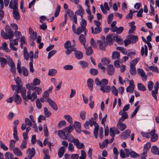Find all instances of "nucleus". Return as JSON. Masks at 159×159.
I'll list each match as a JSON object with an SVG mask.
<instances>
[{"instance_id":"nucleus-64","label":"nucleus","mask_w":159,"mask_h":159,"mask_svg":"<svg viewBox=\"0 0 159 159\" xmlns=\"http://www.w3.org/2000/svg\"><path fill=\"white\" fill-rule=\"evenodd\" d=\"M134 89V87L131 86H128L126 89V91L127 92H129L130 93H132Z\"/></svg>"},{"instance_id":"nucleus-31","label":"nucleus","mask_w":159,"mask_h":159,"mask_svg":"<svg viewBox=\"0 0 159 159\" xmlns=\"http://www.w3.org/2000/svg\"><path fill=\"white\" fill-rule=\"evenodd\" d=\"M151 150L154 154L159 155V148L156 146H152Z\"/></svg>"},{"instance_id":"nucleus-28","label":"nucleus","mask_w":159,"mask_h":159,"mask_svg":"<svg viewBox=\"0 0 159 159\" xmlns=\"http://www.w3.org/2000/svg\"><path fill=\"white\" fill-rule=\"evenodd\" d=\"M58 136L63 139H67V136L65 132L62 130H60L58 131Z\"/></svg>"},{"instance_id":"nucleus-57","label":"nucleus","mask_w":159,"mask_h":159,"mask_svg":"<svg viewBox=\"0 0 159 159\" xmlns=\"http://www.w3.org/2000/svg\"><path fill=\"white\" fill-rule=\"evenodd\" d=\"M140 107V106L139 105L136 108L135 110H134V112L132 113L131 114V115L130 117H131V118H133L134 117V116L136 115L137 113V112L139 109Z\"/></svg>"},{"instance_id":"nucleus-36","label":"nucleus","mask_w":159,"mask_h":159,"mask_svg":"<svg viewBox=\"0 0 159 159\" xmlns=\"http://www.w3.org/2000/svg\"><path fill=\"white\" fill-rule=\"evenodd\" d=\"M65 151L64 148L62 146L60 148L58 152V156L59 158H61L63 156Z\"/></svg>"},{"instance_id":"nucleus-42","label":"nucleus","mask_w":159,"mask_h":159,"mask_svg":"<svg viewBox=\"0 0 159 159\" xmlns=\"http://www.w3.org/2000/svg\"><path fill=\"white\" fill-rule=\"evenodd\" d=\"M88 121L90 123L89 125L91 126H92L93 125H94L95 127V126L98 125L96 121H94V119L93 117L91 118Z\"/></svg>"},{"instance_id":"nucleus-37","label":"nucleus","mask_w":159,"mask_h":159,"mask_svg":"<svg viewBox=\"0 0 159 159\" xmlns=\"http://www.w3.org/2000/svg\"><path fill=\"white\" fill-rule=\"evenodd\" d=\"M130 72L132 75H134L136 74V69L135 66L132 64H130Z\"/></svg>"},{"instance_id":"nucleus-63","label":"nucleus","mask_w":159,"mask_h":159,"mask_svg":"<svg viewBox=\"0 0 159 159\" xmlns=\"http://www.w3.org/2000/svg\"><path fill=\"white\" fill-rule=\"evenodd\" d=\"M73 66L71 65H68L64 66L63 67L64 69L66 70H70L73 69Z\"/></svg>"},{"instance_id":"nucleus-15","label":"nucleus","mask_w":159,"mask_h":159,"mask_svg":"<svg viewBox=\"0 0 159 159\" xmlns=\"http://www.w3.org/2000/svg\"><path fill=\"white\" fill-rule=\"evenodd\" d=\"M151 147V143L150 142H147L144 145L143 149V152L141 154V155H145V156H147V152L149 150Z\"/></svg>"},{"instance_id":"nucleus-50","label":"nucleus","mask_w":159,"mask_h":159,"mask_svg":"<svg viewBox=\"0 0 159 159\" xmlns=\"http://www.w3.org/2000/svg\"><path fill=\"white\" fill-rule=\"evenodd\" d=\"M79 64L83 68H85L88 66V63L85 61H80L79 62Z\"/></svg>"},{"instance_id":"nucleus-61","label":"nucleus","mask_w":159,"mask_h":159,"mask_svg":"<svg viewBox=\"0 0 159 159\" xmlns=\"http://www.w3.org/2000/svg\"><path fill=\"white\" fill-rule=\"evenodd\" d=\"M60 11V5H57L56 10L54 13V16L55 17H57Z\"/></svg>"},{"instance_id":"nucleus-35","label":"nucleus","mask_w":159,"mask_h":159,"mask_svg":"<svg viewBox=\"0 0 159 159\" xmlns=\"http://www.w3.org/2000/svg\"><path fill=\"white\" fill-rule=\"evenodd\" d=\"M65 15H66L67 16L68 15V16L70 17L71 18V17H73L75 15L73 11L69 9L66 10L65 11Z\"/></svg>"},{"instance_id":"nucleus-33","label":"nucleus","mask_w":159,"mask_h":159,"mask_svg":"<svg viewBox=\"0 0 159 159\" xmlns=\"http://www.w3.org/2000/svg\"><path fill=\"white\" fill-rule=\"evenodd\" d=\"M14 153L17 156H22V153L20 149L17 148H15L13 149Z\"/></svg>"},{"instance_id":"nucleus-49","label":"nucleus","mask_w":159,"mask_h":159,"mask_svg":"<svg viewBox=\"0 0 159 159\" xmlns=\"http://www.w3.org/2000/svg\"><path fill=\"white\" fill-rule=\"evenodd\" d=\"M90 74L93 75H97L98 73V71L97 69L94 68H91L90 70Z\"/></svg>"},{"instance_id":"nucleus-43","label":"nucleus","mask_w":159,"mask_h":159,"mask_svg":"<svg viewBox=\"0 0 159 159\" xmlns=\"http://www.w3.org/2000/svg\"><path fill=\"white\" fill-rule=\"evenodd\" d=\"M74 129L73 125L71 124H70L67 128H66L64 130L66 132H67L68 134H70V132H72Z\"/></svg>"},{"instance_id":"nucleus-10","label":"nucleus","mask_w":159,"mask_h":159,"mask_svg":"<svg viewBox=\"0 0 159 159\" xmlns=\"http://www.w3.org/2000/svg\"><path fill=\"white\" fill-rule=\"evenodd\" d=\"M15 91H17L18 93H21V96L26 101V99H27V96L26 95V90L25 87L21 88L20 89H16Z\"/></svg>"},{"instance_id":"nucleus-27","label":"nucleus","mask_w":159,"mask_h":159,"mask_svg":"<svg viewBox=\"0 0 159 159\" xmlns=\"http://www.w3.org/2000/svg\"><path fill=\"white\" fill-rule=\"evenodd\" d=\"M114 40L117 42L119 44L122 45L123 44V41L122 38L118 35L114 36L113 37Z\"/></svg>"},{"instance_id":"nucleus-5","label":"nucleus","mask_w":159,"mask_h":159,"mask_svg":"<svg viewBox=\"0 0 159 159\" xmlns=\"http://www.w3.org/2000/svg\"><path fill=\"white\" fill-rule=\"evenodd\" d=\"M68 141L73 143L76 146L77 148L79 149H81L84 148V144L82 143H80L78 139H74L73 137H72V140H71L69 139Z\"/></svg>"},{"instance_id":"nucleus-7","label":"nucleus","mask_w":159,"mask_h":159,"mask_svg":"<svg viewBox=\"0 0 159 159\" xmlns=\"http://www.w3.org/2000/svg\"><path fill=\"white\" fill-rule=\"evenodd\" d=\"M14 101L17 104H20L22 102V98L21 97L18 95L17 91L14 93L13 95Z\"/></svg>"},{"instance_id":"nucleus-30","label":"nucleus","mask_w":159,"mask_h":159,"mask_svg":"<svg viewBox=\"0 0 159 159\" xmlns=\"http://www.w3.org/2000/svg\"><path fill=\"white\" fill-rule=\"evenodd\" d=\"M120 53L117 51H114L112 53V58L113 60L117 59V60L120 59Z\"/></svg>"},{"instance_id":"nucleus-17","label":"nucleus","mask_w":159,"mask_h":159,"mask_svg":"<svg viewBox=\"0 0 159 159\" xmlns=\"http://www.w3.org/2000/svg\"><path fill=\"white\" fill-rule=\"evenodd\" d=\"M150 134L151 135V141L152 142L156 141L158 138V136L157 134L155 133V130L153 129L150 132Z\"/></svg>"},{"instance_id":"nucleus-22","label":"nucleus","mask_w":159,"mask_h":159,"mask_svg":"<svg viewBox=\"0 0 159 159\" xmlns=\"http://www.w3.org/2000/svg\"><path fill=\"white\" fill-rule=\"evenodd\" d=\"M130 133L131 131L130 130L127 129L122 133L121 135L123 139H125L128 138Z\"/></svg>"},{"instance_id":"nucleus-26","label":"nucleus","mask_w":159,"mask_h":159,"mask_svg":"<svg viewBox=\"0 0 159 159\" xmlns=\"http://www.w3.org/2000/svg\"><path fill=\"white\" fill-rule=\"evenodd\" d=\"M100 90L104 93H109L111 90L110 87L109 86H104L101 87Z\"/></svg>"},{"instance_id":"nucleus-48","label":"nucleus","mask_w":159,"mask_h":159,"mask_svg":"<svg viewBox=\"0 0 159 159\" xmlns=\"http://www.w3.org/2000/svg\"><path fill=\"white\" fill-rule=\"evenodd\" d=\"M116 49L117 50L120 51L123 54L125 55L127 53V51L126 49L122 47H116Z\"/></svg>"},{"instance_id":"nucleus-19","label":"nucleus","mask_w":159,"mask_h":159,"mask_svg":"<svg viewBox=\"0 0 159 159\" xmlns=\"http://www.w3.org/2000/svg\"><path fill=\"white\" fill-rule=\"evenodd\" d=\"M74 125V127L75 128L76 131L77 133H81V124L80 122L75 121L74 122V125Z\"/></svg>"},{"instance_id":"nucleus-11","label":"nucleus","mask_w":159,"mask_h":159,"mask_svg":"<svg viewBox=\"0 0 159 159\" xmlns=\"http://www.w3.org/2000/svg\"><path fill=\"white\" fill-rule=\"evenodd\" d=\"M48 100H45V102H48L50 107L54 110L57 111L58 107L56 103L51 98L48 99Z\"/></svg>"},{"instance_id":"nucleus-32","label":"nucleus","mask_w":159,"mask_h":159,"mask_svg":"<svg viewBox=\"0 0 159 159\" xmlns=\"http://www.w3.org/2000/svg\"><path fill=\"white\" fill-rule=\"evenodd\" d=\"M75 57L78 59H80L83 57V55L82 52L77 51L75 52Z\"/></svg>"},{"instance_id":"nucleus-23","label":"nucleus","mask_w":159,"mask_h":159,"mask_svg":"<svg viewBox=\"0 0 159 159\" xmlns=\"http://www.w3.org/2000/svg\"><path fill=\"white\" fill-rule=\"evenodd\" d=\"M84 34H81L80 35L79 38V39L80 40V43L83 45H84L86 43V40L85 36Z\"/></svg>"},{"instance_id":"nucleus-29","label":"nucleus","mask_w":159,"mask_h":159,"mask_svg":"<svg viewBox=\"0 0 159 159\" xmlns=\"http://www.w3.org/2000/svg\"><path fill=\"white\" fill-rule=\"evenodd\" d=\"M106 42H107L109 45H111L113 43V41L112 35L111 34H108L106 37Z\"/></svg>"},{"instance_id":"nucleus-13","label":"nucleus","mask_w":159,"mask_h":159,"mask_svg":"<svg viewBox=\"0 0 159 159\" xmlns=\"http://www.w3.org/2000/svg\"><path fill=\"white\" fill-rule=\"evenodd\" d=\"M107 73L110 76L112 75L115 73L114 67L112 65L110 64L107 67Z\"/></svg>"},{"instance_id":"nucleus-56","label":"nucleus","mask_w":159,"mask_h":159,"mask_svg":"<svg viewBox=\"0 0 159 159\" xmlns=\"http://www.w3.org/2000/svg\"><path fill=\"white\" fill-rule=\"evenodd\" d=\"M44 111L45 115L47 117H49L52 114L50 111H48L47 107H44Z\"/></svg>"},{"instance_id":"nucleus-25","label":"nucleus","mask_w":159,"mask_h":159,"mask_svg":"<svg viewBox=\"0 0 159 159\" xmlns=\"http://www.w3.org/2000/svg\"><path fill=\"white\" fill-rule=\"evenodd\" d=\"M117 128L120 131H123L126 128V125L123 123H118L117 125Z\"/></svg>"},{"instance_id":"nucleus-12","label":"nucleus","mask_w":159,"mask_h":159,"mask_svg":"<svg viewBox=\"0 0 159 159\" xmlns=\"http://www.w3.org/2000/svg\"><path fill=\"white\" fill-rule=\"evenodd\" d=\"M83 32H84V34L85 35H86L88 32V30L86 29V28L80 26L77 28L76 34L79 35Z\"/></svg>"},{"instance_id":"nucleus-6","label":"nucleus","mask_w":159,"mask_h":159,"mask_svg":"<svg viewBox=\"0 0 159 159\" xmlns=\"http://www.w3.org/2000/svg\"><path fill=\"white\" fill-rule=\"evenodd\" d=\"M95 82L97 85L100 86V87L106 86L108 83V81L106 79H103L100 81L98 78H96Z\"/></svg>"},{"instance_id":"nucleus-44","label":"nucleus","mask_w":159,"mask_h":159,"mask_svg":"<svg viewBox=\"0 0 159 159\" xmlns=\"http://www.w3.org/2000/svg\"><path fill=\"white\" fill-rule=\"evenodd\" d=\"M79 9L77 10L75 13V14L77 15H81V14L84 13V11L82 7L79 5L78 7Z\"/></svg>"},{"instance_id":"nucleus-52","label":"nucleus","mask_w":159,"mask_h":159,"mask_svg":"<svg viewBox=\"0 0 159 159\" xmlns=\"http://www.w3.org/2000/svg\"><path fill=\"white\" fill-rule=\"evenodd\" d=\"M111 91L112 94L116 96H117L118 94V91L117 89L114 86H111Z\"/></svg>"},{"instance_id":"nucleus-53","label":"nucleus","mask_w":159,"mask_h":159,"mask_svg":"<svg viewBox=\"0 0 159 159\" xmlns=\"http://www.w3.org/2000/svg\"><path fill=\"white\" fill-rule=\"evenodd\" d=\"M99 125H97L96 126H95V129L93 130V134L94 136V137L96 139H97L98 138V129H99Z\"/></svg>"},{"instance_id":"nucleus-54","label":"nucleus","mask_w":159,"mask_h":159,"mask_svg":"<svg viewBox=\"0 0 159 159\" xmlns=\"http://www.w3.org/2000/svg\"><path fill=\"white\" fill-rule=\"evenodd\" d=\"M13 136L14 138L16 140L18 141L19 139L17 135V129L13 128Z\"/></svg>"},{"instance_id":"nucleus-51","label":"nucleus","mask_w":159,"mask_h":159,"mask_svg":"<svg viewBox=\"0 0 159 159\" xmlns=\"http://www.w3.org/2000/svg\"><path fill=\"white\" fill-rule=\"evenodd\" d=\"M16 141L15 140L11 139L10 142L9 149L10 150H12L15 147Z\"/></svg>"},{"instance_id":"nucleus-46","label":"nucleus","mask_w":159,"mask_h":159,"mask_svg":"<svg viewBox=\"0 0 159 159\" xmlns=\"http://www.w3.org/2000/svg\"><path fill=\"white\" fill-rule=\"evenodd\" d=\"M93 52V49L91 46L87 48L86 50V54L87 56L90 55Z\"/></svg>"},{"instance_id":"nucleus-14","label":"nucleus","mask_w":159,"mask_h":159,"mask_svg":"<svg viewBox=\"0 0 159 159\" xmlns=\"http://www.w3.org/2000/svg\"><path fill=\"white\" fill-rule=\"evenodd\" d=\"M27 152L28 154V157L29 159H32L35 153V149L34 148H29L27 150Z\"/></svg>"},{"instance_id":"nucleus-62","label":"nucleus","mask_w":159,"mask_h":159,"mask_svg":"<svg viewBox=\"0 0 159 159\" xmlns=\"http://www.w3.org/2000/svg\"><path fill=\"white\" fill-rule=\"evenodd\" d=\"M130 156L132 158H136L139 157V155L134 151H131Z\"/></svg>"},{"instance_id":"nucleus-9","label":"nucleus","mask_w":159,"mask_h":159,"mask_svg":"<svg viewBox=\"0 0 159 159\" xmlns=\"http://www.w3.org/2000/svg\"><path fill=\"white\" fill-rule=\"evenodd\" d=\"M127 39H129L131 43H134L138 41V37L137 35L130 34L127 36Z\"/></svg>"},{"instance_id":"nucleus-34","label":"nucleus","mask_w":159,"mask_h":159,"mask_svg":"<svg viewBox=\"0 0 159 159\" xmlns=\"http://www.w3.org/2000/svg\"><path fill=\"white\" fill-rule=\"evenodd\" d=\"M30 88V89L32 90H34L35 92H36L38 95L40 94L42 92V89L39 86H35L34 87Z\"/></svg>"},{"instance_id":"nucleus-45","label":"nucleus","mask_w":159,"mask_h":159,"mask_svg":"<svg viewBox=\"0 0 159 159\" xmlns=\"http://www.w3.org/2000/svg\"><path fill=\"white\" fill-rule=\"evenodd\" d=\"M64 116L65 118L69 123L70 124H72V119L70 115H64Z\"/></svg>"},{"instance_id":"nucleus-20","label":"nucleus","mask_w":159,"mask_h":159,"mask_svg":"<svg viewBox=\"0 0 159 159\" xmlns=\"http://www.w3.org/2000/svg\"><path fill=\"white\" fill-rule=\"evenodd\" d=\"M93 80L92 79L90 78L87 81V86L91 91H93Z\"/></svg>"},{"instance_id":"nucleus-24","label":"nucleus","mask_w":159,"mask_h":159,"mask_svg":"<svg viewBox=\"0 0 159 159\" xmlns=\"http://www.w3.org/2000/svg\"><path fill=\"white\" fill-rule=\"evenodd\" d=\"M91 31L92 34H96L100 33L102 31L101 28L100 27H96L94 29V28L93 26L91 27Z\"/></svg>"},{"instance_id":"nucleus-58","label":"nucleus","mask_w":159,"mask_h":159,"mask_svg":"<svg viewBox=\"0 0 159 159\" xmlns=\"http://www.w3.org/2000/svg\"><path fill=\"white\" fill-rule=\"evenodd\" d=\"M149 68L150 70H152L153 71L158 73L159 72L158 68L156 66H149Z\"/></svg>"},{"instance_id":"nucleus-21","label":"nucleus","mask_w":159,"mask_h":159,"mask_svg":"<svg viewBox=\"0 0 159 159\" xmlns=\"http://www.w3.org/2000/svg\"><path fill=\"white\" fill-rule=\"evenodd\" d=\"M18 8H13V14L14 18L17 20L20 19V15L18 11Z\"/></svg>"},{"instance_id":"nucleus-8","label":"nucleus","mask_w":159,"mask_h":159,"mask_svg":"<svg viewBox=\"0 0 159 159\" xmlns=\"http://www.w3.org/2000/svg\"><path fill=\"white\" fill-rule=\"evenodd\" d=\"M37 98V95L35 92H34L32 93L31 95V92L30 89H29L27 91V99L26 101L30 99L31 101H33Z\"/></svg>"},{"instance_id":"nucleus-2","label":"nucleus","mask_w":159,"mask_h":159,"mask_svg":"<svg viewBox=\"0 0 159 159\" xmlns=\"http://www.w3.org/2000/svg\"><path fill=\"white\" fill-rule=\"evenodd\" d=\"M154 85L153 83L151 81H149L148 87L149 91H152V97L156 100H157V95L158 93V91L159 88V83L158 81L155 83L154 86V90H152Z\"/></svg>"},{"instance_id":"nucleus-40","label":"nucleus","mask_w":159,"mask_h":159,"mask_svg":"<svg viewBox=\"0 0 159 159\" xmlns=\"http://www.w3.org/2000/svg\"><path fill=\"white\" fill-rule=\"evenodd\" d=\"M1 48H2L3 50H5L6 52H10V50L8 48L6 42L2 43V47H1L0 49Z\"/></svg>"},{"instance_id":"nucleus-1","label":"nucleus","mask_w":159,"mask_h":159,"mask_svg":"<svg viewBox=\"0 0 159 159\" xmlns=\"http://www.w3.org/2000/svg\"><path fill=\"white\" fill-rule=\"evenodd\" d=\"M5 31L6 32H5L3 30H1V34L2 37L4 39H9L10 40H11L14 36L13 33L12 29L9 25H6Z\"/></svg>"},{"instance_id":"nucleus-55","label":"nucleus","mask_w":159,"mask_h":159,"mask_svg":"<svg viewBox=\"0 0 159 159\" xmlns=\"http://www.w3.org/2000/svg\"><path fill=\"white\" fill-rule=\"evenodd\" d=\"M43 96V98H44L45 101V100H48V99L50 98H49V94L48 91H45L44 92Z\"/></svg>"},{"instance_id":"nucleus-18","label":"nucleus","mask_w":159,"mask_h":159,"mask_svg":"<svg viewBox=\"0 0 159 159\" xmlns=\"http://www.w3.org/2000/svg\"><path fill=\"white\" fill-rule=\"evenodd\" d=\"M97 43L99 44V49L102 50L105 49L108 45L107 43L105 41L102 42L101 40H99L97 41Z\"/></svg>"},{"instance_id":"nucleus-41","label":"nucleus","mask_w":159,"mask_h":159,"mask_svg":"<svg viewBox=\"0 0 159 159\" xmlns=\"http://www.w3.org/2000/svg\"><path fill=\"white\" fill-rule=\"evenodd\" d=\"M57 73V70L54 69H51L49 70L48 75L51 76H54Z\"/></svg>"},{"instance_id":"nucleus-38","label":"nucleus","mask_w":159,"mask_h":159,"mask_svg":"<svg viewBox=\"0 0 159 159\" xmlns=\"http://www.w3.org/2000/svg\"><path fill=\"white\" fill-rule=\"evenodd\" d=\"M137 87L138 89L141 91H145L146 89L144 85L141 83H139L137 84Z\"/></svg>"},{"instance_id":"nucleus-4","label":"nucleus","mask_w":159,"mask_h":159,"mask_svg":"<svg viewBox=\"0 0 159 159\" xmlns=\"http://www.w3.org/2000/svg\"><path fill=\"white\" fill-rule=\"evenodd\" d=\"M15 80L17 85L11 84V87L12 90H15L16 89H20L23 87L22 83L20 78L18 76Z\"/></svg>"},{"instance_id":"nucleus-3","label":"nucleus","mask_w":159,"mask_h":159,"mask_svg":"<svg viewBox=\"0 0 159 159\" xmlns=\"http://www.w3.org/2000/svg\"><path fill=\"white\" fill-rule=\"evenodd\" d=\"M64 47L66 49L65 53L67 55H69L72 51H76V50L74 45H71L70 42L69 40L64 43Z\"/></svg>"},{"instance_id":"nucleus-47","label":"nucleus","mask_w":159,"mask_h":159,"mask_svg":"<svg viewBox=\"0 0 159 159\" xmlns=\"http://www.w3.org/2000/svg\"><path fill=\"white\" fill-rule=\"evenodd\" d=\"M5 159H12L13 158V155L10 152H7L5 154Z\"/></svg>"},{"instance_id":"nucleus-39","label":"nucleus","mask_w":159,"mask_h":159,"mask_svg":"<svg viewBox=\"0 0 159 159\" xmlns=\"http://www.w3.org/2000/svg\"><path fill=\"white\" fill-rule=\"evenodd\" d=\"M7 60L4 57H0V63L2 68H3L7 63Z\"/></svg>"},{"instance_id":"nucleus-16","label":"nucleus","mask_w":159,"mask_h":159,"mask_svg":"<svg viewBox=\"0 0 159 159\" xmlns=\"http://www.w3.org/2000/svg\"><path fill=\"white\" fill-rule=\"evenodd\" d=\"M137 72L138 74L141 76L142 78V80L143 81L145 82L147 79V77L145 75V73L143 70L141 69H138L137 70Z\"/></svg>"},{"instance_id":"nucleus-60","label":"nucleus","mask_w":159,"mask_h":159,"mask_svg":"<svg viewBox=\"0 0 159 159\" xmlns=\"http://www.w3.org/2000/svg\"><path fill=\"white\" fill-rule=\"evenodd\" d=\"M22 73L23 75L25 76H27L28 75V71L25 67H22Z\"/></svg>"},{"instance_id":"nucleus-59","label":"nucleus","mask_w":159,"mask_h":159,"mask_svg":"<svg viewBox=\"0 0 159 159\" xmlns=\"http://www.w3.org/2000/svg\"><path fill=\"white\" fill-rule=\"evenodd\" d=\"M57 52V51L55 50H53L50 52L48 54V59H50L52 56H53Z\"/></svg>"}]
</instances>
